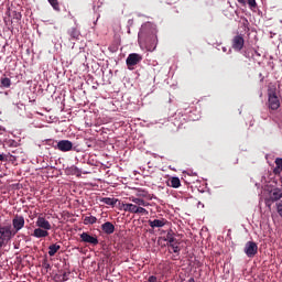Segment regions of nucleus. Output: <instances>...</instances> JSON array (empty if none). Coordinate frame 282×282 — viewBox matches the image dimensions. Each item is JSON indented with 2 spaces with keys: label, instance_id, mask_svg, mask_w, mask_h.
<instances>
[{
  "label": "nucleus",
  "instance_id": "f257e3e1",
  "mask_svg": "<svg viewBox=\"0 0 282 282\" xmlns=\"http://www.w3.org/2000/svg\"><path fill=\"white\" fill-rule=\"evenodd\" d=\"M145 34V47L148 52H154L155 47H158V29L153 26V24H147L139 37L142 39Z\"/></svg>",
  "mask_w": 282,
  "mask_h": 282
},
{
  "label": "nucleus",
  "instance_id": "f03ea898",
  "mask_svg": "<svg viewBox=\"0 0 282 282\" xmlns=\"http://www.w3.org/2000/svg\"><path fill=\"white\" fill-rule=\"evenodd\" d=\"M13 237L14 232L12 231V225H0V250L6 248V246L12 241Z\"/></svg>",
  "mask_w": 282,
  "mask_h": 282
},
{
  "label": "nucleus",
  "instance_id": "7ed1b4c3",
  "mask_svg": "<svg viewBox=\"0 0 282 282\" xmlns=\"http://www.w3.org/2000/svg\"><path fill=\"white\" fill-rule=\"evenodd\" d=\"M268 96L269 109H271L272 111H276V109L281 107V101L279 100V96H276V89L269 90Z\"/></svg>",
  "mask_w": 282,
  "mask_h": 282
},
{
  "label": "nucleus",
  "instance_id": "20e7f679",
  "mask_svg": "<svg viewBox=\"0 0 282 282\" xmlns=\"http://www.w3.org/2000/svg\"><path fill=\"white\" fill-rule=\"evenodd\" d=\"M243 251L249 259H253V257H257V252H259V246H257V242L254 241H248L245 245Z\"/></svg>",
  "mask_w": 282,
  "mask_h": 282
},
{
  "label": "nucleus",
  "instance_id": "39448f33",
  "mask_svg": "<svg viewBox=\"0 0 282 282\" xmlns=\"http://www.w3.org/2000/svg\"><path fill=\"white\" fill-rule=\"evenodd\" d=\"M243 45H246V40L241 34L235 35L231 40V47L235 52H241V50H243Z\"/></svg>",
  "mask_w": 282,
  "mask_h": 282
},
{
  "label": "nucleus",
  "instance_id": "423d86ee",
  "mask_svg": "<svg viewBox=\"0 0 282 282\" xmlns=\"http://www.w3.org/2000/svg\"><path fill=\"white\" fill-rule=\"evenodd\" d=\"M12 232H14V237L17 236V232H19V230H22V228L25 226V218L23 216H14V218L12 219Z\"/></svg>",
  "mask_w": 282,
  "mask_h": 282
},
{
  "label": "nucleus",
  "instance_id": "0eeeda50",
  "mask_svg": "<svg viewBox=\"0 0 282 282\" xmlns=\"http://www.w3.org/2000/svg\"><path fill=\"white\" fill-rule=\"evenodd\" d=\"M79 237L83 243H90V246H98V238L96 236H91L87 231L82 232Z\"/></svg>",
  "mask_w": 282,
  "mask_h": 282
},
{
  "label": "nucleus",
  "instance_id": "6e6552de",
  "mask_svg": "<svg viewBox=\"0 0 282 282\" xmlns=\"http://www.w3.org/2000/svg\"><path fill=\"white\" fill-rule=\"evenodd\" d=\"M142 61V55L138 54V53H131L128 55L126 63L129 69H131V67H134V65H138V63H140Z\"/></svg>",
  "mask_w": 282,
  "mask_h": 282
},
{
  "label": "nucleus",
  "instance_id": "1a4fd4ad",
  "mask_svg": "<svg viewBox=\"0 0 282 282\" xmlns=\"http://www.w3.org/2000/svg\"><path fill=\"white\" fill-rule=\"evenodd\" d=\"M55 149L62 151V153H67L68 151H72V149H74V143H72V141L69 140H61L57 142Z\"/></svg>",
  "mask_w": 282,
  "mask_h": 282
},
{
  "label": "nucleus",
  "instance_id": "9d476101",
  "mask_svg": "<svg viewBox=\"0 0 282 282\" xmlns=\"http://www.w3.org/2000/svg\"><path fill=\"white\" fill-rule=\"evenodd\" d=\"M35 226H37V228H42L43 230H52V224H50L47 219L42 216L37 217Z\"/></svg>",
  "mask_w": 282,
  "mask_h": 282
},
{
  "label": "nucleus",
  "instance_id": "9b49d317",
  "mask_svg": "<svg viewBox=\"0 0 282 282\" xmlns=\"http://www.w3.org/2000/svg\"><path fill=\"white\" fill-rule=\"evenodd\" d=\"M148 224L153 229H155V228H164V226L166 224H169V220H166V218H161V219L148 220Z\"/></svg>",
  "mask_w": 282,
  "mask_h": 282
},
{
  "label": "nucleus",
  "instance_id": "f8f14e48",
  "mask_svg": "<svg viewBox=\"0 0 282 282\" xmlns=\"http://www.w3.org/2000/svg\"><path fill=\"white\" fill-rule=\"evenodd\" d=\"M282 197V188H273L269 194V202H279Z\"/></svg>",
  "mask_w": 282,
  "mask_h": 282
},
{
  "label": "nucleus",
  "instance_id": "ddd939ff",
  "mask_svg": "<svg viewBox=\"0 0 282 282\" xmlns=\"http://www.w3.org/2000/svg\"><path fill=\"white\" fill-rule=\"evenodd\" d=\"M101 230L105 235H113L116 232V226L111 221H106L101 225Z\"/></svg>",
  "mask_w": 282,
  "mask_h": 282
},
{
  "label": "nucleus",
  "instance_id": "4468645a",
  "mask_svg": "<svg viewBox=\"0 0 282 282\" xmlns=\"http://www.w3.org/2000/svg\"><path fill=\"white\" fill-rule=\"evenodd\" d=\"M32 236L35 237L36 239H42L44 237H50V232L47 231V229L39 227L34 229Z\"/></svg>",
  "mask_w": 282,
  "mask_h": 282
},
{
  "label": "nucleus",
  "instance_id": "2eb2a0df",
  "mask_svg": "<svg viewBox=\"0 0 282 282\" xmlns=\"http://www.w3.org/2000/svg\"><path fill=\"white\" fill-rule=\"evenodd\" d=\"M164 241H167V246H171L173 243H180V241L175 237V234H173L172 229H170V231H167V235H166Z\"/></svg>",
  "mask_w": 282,
  "mask_h": 282
},
{
  "label": "nucleus",
  "instance_id": "dca6fc26",
  "mask_svg": "<svg viewBox=\"0 0 282 282\" xmlns=\"http://www.w3.org/2000/svg\"><path fill=\"white\" fill-rule=\"evenodd\" d=\"M122 208H123L124 213H132L133 215H137L138 205H133L131 203H126L122 205Z\"/></svg>",
  "mask_w": 282,
  "mask_h": 282
},
{
  "label": "nucleus",
  "instance_id": "f3484780",
  "mask_svg": "<svg viewBox=\"0 0 282 282\" xmlns=\"http://www.w3.org/2000/svg\"><path fill=\"white\" fill-rule=\"evenodd\" d=\"M167 185H170L172 188H180L182 186V181H180V177L173 176L169 180Z\"/></svg>",
  "mask_w": 282,
  "mask_h": 282
},
{
  "label": "nucleus",
  "instance_id": "a211bd4d",
  "mask_svg": "<svg viewBox=\"0 0 282 282\" xmlns=\"http://www.w3.org/2000/svg\"><path fill=\"white\" fill-rule=\"evenodd\" d=\"M275 167L273 169L274 175H281L282 173V158H276L274 161Z\"/></svg>",
  "mask_w": 282,
  "mask_h": 282
},
{
  "label": "nucleus",
  "instance_id": "6ab92c4d",
  "mask_svg": "<svg viewBox=\"0 0 282 282\" xmlns=\"http://www.w3.org/2000/svg\"><path fill=\"white\" fill-rule=\"evenodd\" d=\"M68 36H70V39H74L75 41H77V39H79V36H80V31H78V29H76V28H72L68 30Z\"/></svg>",
  "mask_w": 282,
  "mask_h": 282
},
{
  "label": "nucleus",
  "instance_id": "aec40b11",
  "mask_svg": "<svg viewBox=\"0 0 282 282\" xmlns=\"http://www.w3.org/2000/svg\"><path fill=\"white\" fill-rule=\"evenodd\" d=\"M100 202L107 206H113L115 204H118V199L111 197H102Z\"/></svg>",
  "mask_w": 282,
  "mask_h": 282
},
{
  "label": "nucleus",
  "instance_id": "412c9836",
  "mask_svg": "<svg viewBox=\"0 0 282 282\" xmlns=\"http://www.w3.org/2000/svg\"><path fill=\"white\" fill-rule=\"evenodd\" d=\"M96 221H98V218H96L95 216L84 217V225L85 226L94 225V224H96Z\"/></svg>",
  "mask_w": 282,
  "mask_h": 282
},
{
  "label": "nucleus",
  "instance_id": "4be33fe9",
  "mask_svg": "<svg viewBox=\"0 0 282 282\" xmlns=\"http://www.w3.org/2000/svg\"><path fill=\"white\" fill-rule=\"evenodd\" d=\"M58 250H61L59 245H57V243L51 245V246L48 247V254H50L51 257H54V256L56 254V252H58Z\"/></svg>",
  "mask_w": 282,
  "mask_h": 282
},
{
  "label": "nucleus",
  "instance_id": "5701e85b",
  "mask_svg": "<svg viewBox=\"0 0 282 282\" xmlns=\"http://www.w3.org/2000/svg\"><path fill=\"white\" fill-rule=\"evenodd\" d=\"M133 204H137V206H149V203L140 197H132L130 198Z\"/></svg>",
  "mask_w": 282,
  "mask_h": 282
},
{
  "label": "nucleus",
  "instance_id": "b1692460",
  "mask_svg": "<svg viewBox=\"0 0 282 282\" xmlns=\"http://www.w3.org/2000/svg\"><path fill=\"white\" fill-rule=\"evenodd\" d=\"M137 197H143L144 199H151V194L144 189L137 191Z\"/></svg>",
  "mask_w": 282,
  "mask_h": 282
},
{
  "label": "nucleus",
  "instance_id": "393cba45",
  "mask_svg": "<svg viewBox=\"0 0 282 282\" xmlns=\"http://www.w3.org/2000/svg\"><path fill=\"white\" fill-rule=\"evenodd\" d=\"M241 6H246V0H237ZM249 8H257V0H247Z\"/></svg>",
  "mask_w": 282,
  "mask_h": 282
},
{
  "label": "nucleus",
  "instance_id": "a878e982",
  "mask_svg": "<svg viewBox=\"0 0 282 282\" xmlns=\"http://www.w3.org/2000/svg\"><path fill=\"white\" fill-rule=\"evenodd\" d=\"M0 83H1V87H6V88L12 85V80H10V78L8 77L1 78Z\"/></svg>",
  "mask_w": 282,
  "mask_h": 282
},
{
  "label": "nucleus",
  "instance_id": "bb28decb",
  "mask_svg": "<svg viewBox=\"0 0 282 282\" xmlns=\"http://www.w3.org/2000/svg\"><path fill=\"white\" fill-rule=\"evenodd\" d=\"M48 3L52 6L53 10H61V6L58 4V0H47Z\"/></svg>",
  "mask_w": 282,
  "mask_h": 282
},
{
  "label": "nucleus",
  "instance_id": "cd10ccee",
  "mask_svg": "<svg viewBox=\"0 0 282 282\" xmlns=\"http://www.w3.org/2000/svg\"><path fill=\"white\" fill-rule=\"evenodd\" d=\"M169 248H172V250H173V252L175 253V254H180V243H172V245H169Z\"/></svg>",
  "mask_w": 282,
  "mask_h": 282
},
{
  "label": "nucleus",
  "instance_id": "c85d7f7f",
  "mask_svg": "<svg viewBox=\"0 0 282 282\" xmlns=\"http://www.w3.org/2000/svg\"><path fill=\"white\" fill-rule=\"evenodd\" d=\"M137 215H149V210L144 207L137 206Z\"/></svg>",
  "mask_w": 282,
  "mask_h": 282
},
{
  "label": "nucleus",
  "instance_id": "c756f323",
  "mask_svg": "<svg viewBox=\"0 0 282 282\" xmlns=\"http://www.w3.org/2000/svg\"><path fill=\"white\" fill-rule=\"evenodd\" d=\"M69 171L73 175H80V169H78L74 165L69 169Z\"/></svg>",
  "mask_w": 282,
  "mask_h": 282
},
{
  "label": "nucleus",
  "instance_id": "7c9ffc66",
  "mask_svg": "<svg viewBox=\"0 0 282 282\" xmlns=\"http://www.w3.org/2000/svg\"><path fill=\"white\" fill-rule=\"evenodd\" d=\"M148 282H158V276H155V275H150V276L148 278Z\"/></svg>",
  "mask_w": 282,
  "mask_h": 282
},
{
  "label": "nucleus",
  "instance_id": "2f4dec72",
  "mask_svg": "<svg viewBox=\"0 0 282 282\" xmlns=\"http://www.w3.org/2000/svg\"><path fill=\"white\" fill-rule=\"evenodd\" d=\"M14 19H17V21H21V13H15Z\"/></svg>",
  "mask_w": 282,
  "mask_h": 282
},
{
  "label": "nucleus",
  "instance_id": "473e14b6",
  "mask_svg": "<svg viewBox=\"0 0 282 282\" xmlns=\"http://www.w3.org/2000/svg\"><path fill=\"white\" fill-rule=\"evenodd\" d=\"M6 160V158L3 156V154L0 153V162H3Z\"/></svg>",
  "mask_w": 282,
  "mask_h": 282
},
{
  "label": "nucleus",
  "instance_id": "72a5a7b5",
  "mask_svg": "<svg viewBox=\"0 0 282 282\" xmlns=\"http://www.w3.org/2000/svg\"><path fill=\"white\" fill-rule=\"evenodd\" d=\"M256 56H261L258 51H254Z\"/></svg>",
  "mask_w": 282,
  "mask_h": 282
},
{
  "label": "nucleus",
  "instance_id": "f704fd0d",
  "mask_svg": "<svg viewBox=\"0 0 282 282\" xmlns=\"http://www.w3.org/2000/svg\"><path fill=\"white\" fill-rule=\"evenodd\" d=\"M188 282H195V279L191 278V279L188 280Z\"/></svg>",
  "mask_w": 282,
  "mask_h": 282
},
{
  "label": "nucleus",
  "instance_id": "c9c22d12",
  "mask_svg": "<svg viewBox=\"0 0 282 282\" xmlns=\"http://www.w3.org/2000/svg\"><path fill=\"white\" fill-rule=\"evenodd\" d=\"M45 268H50V263H46V264H45Z\"/></svg>",
  "mask_w": 282,
  "mask_h": 282
}]
</instances>
